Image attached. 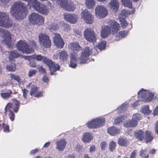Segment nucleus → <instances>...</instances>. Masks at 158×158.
Returning <instances> with one entry per match:
<instances>
[{
	"instance_id": "31",
	"label": "nucleus",
	"mask_w": 158,
	"mask_h": 158,
	"mask_svg": "<svg viewBox=\"0 0 158 158\" xmlns=\"http://www.w3.org/2000/svg\"><path fill=\"white\" fill-rule=\"evenodd\" d=\"M128 114H124L123 115V116L119 117L115 119L114 123L115 124H119L122 122L124 119H126L128 117Z\"/></svg>"
},
{
	"instance_id": "38",
	"label": "nucleus",
	"mask_w": 158,
	"mask_h": 158,
	"mask_svg": "<svg viewBox=\"0 0 158 158\" xmlns=\"http://www.w3.org/2000/svg\"><path fill=\"white\" fill-rule=\"evenodd\" d=\"M121 2L123 6L125 7H127L129 8L132 7V4L130 0H121Z\"/></svg>"
},
{
	"instance_id": "54",
	"label": "nucleus",
	"mask_w": 158,
	"mask_h": 158,
	"mask_svg": "<svg viewBox=\"0 0 158 158\" xmlns=\"http://www.w3.org/2000/svg\"><path fill=\"white\" fill-rule=\"evenodd\" d=\"M106 144V143L105 141H103L101 143L100 146L102 150H104L105 149Z\"/></svg>"
},
{
	"instance_id": "36",
	"label": "nucleus",
	"mask_w": 158,
	"mask_h": 158,
	"mask_svg": "<svg viewBox=\"0 0 158 158\" xmlns=\"http://www.w3.org/2000/svg\"><path fill=\"white\" fill-rule=\"evenodd\" d=\"M12 93L11 90H8L7 92L2 93L0 94L1 97L4 99H7L10 96V94Z\"/></svg>"
},
{
	"instance_id": "61",
	"label": "nucleus",
	"mask_w": 158,
	"mask_h": 158,
	"mask_svg": "<svg viewBox=\"0 0 158 158\" xmlns=\"http://www.w3.org/2000/svg\"><path fill=\"white\" fill-rule=\"evenodd\" d=\"M10 0H0V2L4 5H6L9 2Z\"/></svg>"
},
{
	"instance_id": "22",
	"label": "nucleus",
	"mask_w": 158,
	"mask_h": 158,
	"mask_svg": "<svg viewBox=\"0 0 158 158\" xmlns=\"http://www.w3.org/2000/svg\"><path fill=\"white\" fill-rule=\"evenodd\" d=\"M111 9L114 11H117L119 7V4L118 0H111L109 4Z\"/></svg>"
},
{
	"instance_id": "23",
	"label": "nucleus",
	"mask_w": 158,
	"mask_h": 158,
	"mask_svg": "<svg viewBox=\"0 0 158 158\" xmlns=\"http://www.w3.org/2000/svg\"><path fill=\"white\" fill-rule=\"evenodd\" d=\"M108 133L112 135H114L120 133V129H117L114 127H111L107 129Z\"/></svg>"
},
{
	"instance_id": "24",
	"label": "nucleus",
	"mask_w": 158,
	"mask_h": 158,
	"mask_svg": "<svg viewBox=\"0 0 158 158\" xmlns=\"http://www.w3.org/2000/svg\"><path fill=\"white\" fill-rule=\"evenodd\" d=\"M31 57L32 58L35 59L38 61L42 60L43 61L45 64L49 59L45 57L42 56L40 55L35 54L32 56Z\"/></svg>"
},
{
	"instance_id": "58",
	"label": "nucleus",
	"mask_w": 158,
	"mask_h": 158,
	"mask_svg": "<svg viewBox=\"0 0 158 158\" xmlns=\"http://www.w3.org/2000/svg\"><path fill=\"white\" fill-rule=\"evenodd\" d=\"M42 92L40 91L37 92L35 94V96L38 98L40 97H42Z\"/></svg>"
},
{
	"instance_id": "63",
	"label": "nucleus",
	"mask_w": 158,
	"mask_h": 158,
	"mask_svg": "<svg viewBox=\"0 0 158 158\" xmlns=\"http://www.w3.org/2000/svg\"><path fill=\"white\" fill-rule=\"evenodd\" d=\"M96 148L95 146L92 145L91 146L89 149V152H92L95 151Z\"/></svg>"
},
{
	"instance_id": "53",
	"label": "nucleus",
	"mask_w": 158,
	"mask_h": 158,
	"mask_svg": "<svg viewBox=\"0 0 158 158\" xmlns=\"http://www.w3.org/2000/svg\"><path fill=\"white\" fill-rule=\"evenodd\" d=\"M49 28L51 30L53 29V30L55 31L58 28V26L56 24H52L51 26H49Z\"/></svg>"
},
{
	"instance_id": "2",
	"label": "nucleus",
	"mask_w": 158,
	"mask_h": 158,
	"mask_svg": "<svg viewBox=\"0 0 158 158\" xmlns=\"http://www.w3.org/2000/svg\"><path fill=\"white\" fill-rule=\"evenodd\" d=\"M108 23V26H104L102 27L101 34L103 38L106 37L110 32L113 34H115L120 28L119 24L114 20H110Z\"/></svg>"
},
{
	"instance_id": "37",
	"label": "nucleus",
	"mask_w": 158,
	"mask_h": 158,
	"mask_svg": "<svg viewBox=\"0 0 158 158\" xmlns=\"http://www.w3.org/2000/svg\"><path fill=\"white\" fill-rule=\"evenodd\" d=\"M141 111L142 113L146 115H148L151 113V110L149 109V106H145L141 109Z\"/></svg>"
},
{
	"instance_id": "49",
	"label": "nucleus",
	"mask_w": 158,
	"mask_h": 158,
	"mask_svg": "<svg viewBox=\"0 0 158 158\" xmlns=\"http://www.w3.org/2000/svg\"><path fill=\"white\" fill-rule=\"evenodd\" d=\"M28 46L29 47V48H32L34 50L33 48H36V44L35 41L32 40L30 42V45H28Z\"/></svg>"
},
{
	"instance_id": "39",
	"label": "nucleus",
	"mask_w": 158,
	"mask_h": 158,
	"mask_svg": "<svg viewBox=\"0 0 158 158\" xmlns=\"http://www.w3.org/2000/svg\"><path fill=\"white\" fill-rule=\"evenodd\" d=\"M106 41H102L99 43L98 48L100 50L104 49L106 48Z\"/></svg>"
},
{
	"instance_id": "5",
	"label": "nucleus",
	"mask_w": 158,
	"mask_h": 158,
	"mask_svg": "<svg viewBox=\"0 0 158 158\" xmlns=\"http://www.w3.org/2000/svg\"><path fill=\"white\" fill-rule=\"evenodd\" d=\"M105 118L102 117L92 119L87 123V127L90 128H98L104 124Z\"/></svg>"
},
{
	"instance_id": "6",
	"label": "nucleus",
	"mask_w": 158,
	"mask_h": 158,
	"mask_svg": "<svg viewBox=\"0 0 158 158\" xmlns=\"http://www.w3.org/2000/svg\"><path fill=\"white\" fill-rule=\"evenodd\" d=\"M28 18L30 22L33 24H37L40 25L44 23V18L37 13H32L29 15Z\"/></svg>"
},
{
	"instance_id": "48",
	"label": "nucleus",
	"mask_w": 158,
	"mask_h": 158,
	"mask_svg": "<svg viewBox=\"0 0 158 158\" xmlns=\"http://www.w3.org/2000/svg\"><path fill=\"white\" fill-rule=\"evenodd\" d=\"M38 88L35 86L32 87L30 94L31 95L33 94H35L37 92Z\"/></svg>"
},
{
	"instance_id": "46",
	"label": "nucleus",
	"mask_w": 158,
	"mask_h": 158,
	"mask_svg": "<svg viewBox=\"0 0 158 158\" xmlns=\"http://www.w3.org/2000/svg\"><path fill=\"white\" fill-rule=\"evenodd\" d=\"M13 103H8L6 106L5 109V113H6L7 111H11L10 110L11 108H12Z\"/></svg>"
},
{
	"instance_id": "51",
	"label": "nucleus",
	"mask_w": 158,
	"mask_h": 158,
	"mask_svg": "<svg viewBox=\"0 0 158 158\" xmlns=\"http://www.w3.org/2000/svg\"><path fill=\"white\" fill-rule=\"evenodd\" d=\"M121 24L122 27L125 28L127 25L128 23L124 19H120Z\"/></svg>"
},
{
	"instance_id": "34",
	"label": "nucleus",
	"mask_w": 158,
	"mask_h": 158,
	"mask_svg": "<svg viewBox=\"0 0 158 158\" xmlns=\"http://www.w3.org/2000/svg\"><path fill=\"white\" fill-rule=\"evenodd\" d=\"M85 5L86 7L89 9L93 8L95 5L94 0H86Z\"/></svg>"
},
{
	"instance_id": "60",
	"label": "nucleus",
	"mask_w": 158,
	"mask_h": 158,
	"mask_svg": "<svg viewBox=\"0 0 158 158\" xmlns=\"http://www.w3.org/2000/svg\"><path fill=\"white\" fill-rule=\"evenodd\" d=\"M42 81L45 82H48L49 81V79L46 75H44L42 78Z\"/></svg>"
},
{
	"instance_id": "12",
	"label": "nucleus",
	"mask_w": 158,
	"mask_h": 158,
	"mask_svg": "<svg viewBox=\"0 0 158 158\" xmlns=\"http://www.w3.org/2000/svg\"><path fill=\"white\" fill-rule=\"evenodd\" d=\"M84 35L88 41L94 43L96 40V37L93 30L90 28H87L85 30Z\"/></svg>"
},
{
	"instance_id": "44",
	"label": "nucleus",
	"mask_w": 158,
	"mask_h": 158,
	"mask_svg": "<svg viewBox=\"0 0 158 158\" xmlns=\"http://www.w3.org/2000/svg\"><path fill=\"white\" fill-rule=\"evenodd\" d=\"M127 12L125 10H122L119 15L120 19H124L126 17Z\"/></svg>"
},
{
	"instance_id": "59",
	"label": "nucleus",
	"mask_w": 158,
	"mask_h": 158,
	"mask_svg": "<svg viewBox=\"0 0 158 158\" xmlns=\"http://www.w3.org/2000/svg\"><path fill=\"white\" fill-rule=\"evenodd\" d=\"M29 65L31 67H36L35 63L33 61H30L29 63Z\"/></svg>"
},
{
	"instance_id": "43",
	"label": "nucleus",
	"mask_w": 158,
	"mask_h": 158,
	"mask_svg": "<svg viewBox=\"0 0 158 158\" xmlns=\"http://www.w3.org/2000/svg\"><path fill=\"white\" fill-rule=\"evenodd\" d=\"M11 79V80L13 79L17 81L18 82L20 81L21 79L20 77L17 76L13 74H10Z\"/></svg>"
},
{
	"instance_id": "42",
	"label": "nucleus",
	"mask_w": 158,
	"mask_h": 158,
	"mask_svg": "<svg viewBox=\"0 0 158 158\" xmlns=\"http://www.w3.org/2000/svg\"><path fill=\"white\" fill-rule=\"evenodd\" d=\"M6 69L9 71H14L15 69V65L14 64H11L10 65L7 66Z\"/></svg>"
},
{
	"instance_id": "21",
	"label": "nucleus",
	"mask_w": 158,
	"mask_h": 158,
	"mask_svg": "<svg viewBox=\"0 0 158 158\" xmlns=\"http://www.w3.org/2000/svg\"><path fill=\"white\" fill-rule=\"evenodd\" d=\"M70 57V60L69 66L73 68H76L77 65V55L74 53H71Z\"/></svg>"
},
{
	"instance_id": "29",
	"label": "nucleus",
	"mask_w": 158,
	"mask_h": 158,
	"mask_svg": "<svg viewBox=\"0 0 158 158\" xmlns=\"http://www.w3.org/2000/svg\"><path fill=\"white\" fill-rule=\"evenodd\" d=\"M13 106L12 109L16 113L17 112L19 108L20 103L17 100L14 99L12 100Z\"/></svg>"
},
{
	"instance_id": "57",
	"label": "nucleus",
	"mask_w": 158,
	"mask_h": 158,
	"mask_svg": "<svg viewBox=\"0 0 158 158\" xmlns=\"http://www.w3.org/2000/svg\"><path fill=\"white\" fill-rule=\"evenodd\" d=\"M39 71L40 72L43 73H46V71L45 70V69L42 66H40L38 68Z\"/></svg>"
},
{
	"instance_id": "13",
	"label": "nucleus",
	"mask_w": 158,
	"mask_h": 158,
	"mask_svg": "<svg viewBox=\"0 0 158 158\" xmlns=\"http://www.w3.org/2000/svg\"><path fill=\"white\" fill-rule=\"evenodd\" d=\"M95 11L96 16L99 18L105 17L108 14L106 8L102 5L96 6Z\"/></svg>"
},
{
	"instance_id": "40",
	"label": "nucleus",
	"mask_w": 158,
	"mask_h": 158,
	"mask_svg": "<svg viewBox=\"0 0 158 158\" xmlns=\"http://www.w3.org/2000/svg\"><path fill=\"white\" fill-rule=\"evenodd\" d=\"M116 143L112 141L109 143V149L111 152H113L115 148Z\"/></svg>"
},
{
	"instance_id": "25",
	"label": "nucleus",
	"mask_w": 158,
	"mask_h": 158,
	"mask_svg": "<svg viewBox=\"0 0 158 158\" xmlns=\"http://www.w3.org/2000/svg\"><path fill=\"white\" fill-rule=\"evenodd\" d=\"M59 58L61 61H66L68 57V55L65 51L58 52Z\"/></svg>"
},
{
	"instance_id": "18",
	"label": "nucleus",
	"mask_w": 158,
	"mask_h": 158,
	"mask_svg": "<svg viewBox=\"0 0 158 158\" xmlns=\"http://www.w3.org/2000/svg\"><path fill=\"white\" fill-rule=\"evenodd\" d=\"M64 17L65 20L72 23H76L78 18L77 15H76L68 13H65L64 14Z\"/></svg>"
},
{
	"instance_id": "30",
	"label": "nucleus",
	"mask_w": 158,
	"mask_h": 158,
	"mask_svg": "<svg viewBox=\"0 0 158 158\" xmlns=\"http://www.w3.org/2000/svg\"><path fill=\"white\" fill-rule=\"evenodd\" d=\"M153 139V135L150 131H146L145 133V140L146 143L151 141Z\"/></svg>"
},
{
	"instance_id": "20",
	"label": "nucleus",
	"mask_w": 158,
	"mask_h": 158,
	"mask_svg": "<svg viewBox=\"0 0 158 158\" xmlns=\"http://www.w3.org/2000/svg\"><path fill=\"white\" fill-rule=\"evenodd\" d=\"M56 148L59 151H62L64 149L66 144L65 139H61L58 140L56 143Z\"/></svg>"
},
{
	"instance_id": "33",
	"label": "nucleus",
	"mask_w": 158,
	"mask_h": 158,
	"mask_svg": "<svg viewBox=\"0 0 158 158\" xmlns=\"http://www.w3.org/2000/svg\"><path fill=\"white\" fill-rule=\"evenodd\" d=\"M71 49L74 51H80L81 50V48L77 43H72L71 44Z\"/></svg>"
},
{
	"instance_id": "47",
	"label": "nucleus",
	"mask_w": 158,
	"mask_h": 158,
	"mask_svg": "<svg viewBox=\"0 0 158 158\" xmlns=\"http://www.w3.org/2000/svg\"><path fill=\"white\" fill-rule=\"evenodd\" d=\"M10 57L17 58L19 56V55L18 54L17 51H13L10 52Z\"/></svg>"
},
{
	"instance_id": "64",
	"label": "nucleus",
	"mask_w": 158,
	"mask_h": 158,
	"mask_svg": "<svg viewBox=\"0 0 158 158\" xmlns=\"http://www.w3.org/2000/svg\"><path fill=\"white\" fill-rule=\"evenodd\" d=\"M155 131L156 133L158 135V122H156L155 126Z\"/></svg>"
},
{
	"instance_id": "62",
	"label": "nucleus",
	"mask_w": 158,
	"mask_h": 158,
	"mask_svg": "<svg viewBox=\"0 0 158 158\" xmlns=\"http://www.w3.org/2000/svg\"><path fill=\"white\" fill-rule=\"evenodd\" d=\"M153 114L154 115H158V106H157L154 110Z\"/></svg>"
},
{
	"instance_id": "45",
	"label": "nucleus",
	"mask_w": 158,
	"mask_h": 158,
	"mask_svg": "<svg viewBox=\"0 0 158 158\" xmlns=\"http://www.w3.org/2000/svg\"><path fill=\"white\" fill-rule=\"evenodd\" d=\"M3 131L5 133H8L9 131V127L8 125L5 124L4 123H2Z\"/></svg>"
},
{
	"instance_id": "56",
	"label": "nucleus",
	"mask_w": 158,
	"mask_h": 158,
	"mask_svg": "<svg viewBox=\"0 0 158 158\" xmlns=\"http://www.w3.org/2000/svg\"><path fill=\"white\" fill-rule=\"evenodd\" d=\"M54 3H57L58 4H60L61 6V4L63 3L65 0H52Z\"/></svg>"
},
{
	"instance_id": "11",
	"label": "nucleus",
	"mask_w": 158,
	"mask_h": 158,
	"mask_svg": "<svg viewBox=\"0 0 158 158\" xmlns=\"http://www.w3.org/2000/svg\"><path fill=\"white\" fill-rule=\"evenodd\" d=\"M91 54V50L89 47H85L82 50L81 57L80 58V63L85 64L87 62L89 55Z\"/></svg>"
},
{
	"instance_id": "50",
	"label": "nucleus",
	"mask_w": 158,
	"mask_h": 158,
	"mask_svg": "<svg viewBox=\"0 0 158 158\" xmlns=\"http://www.w3.org/2000/svg\"><path fill=\"white\" fill-rule=\"evenodd\" d=\"M36 71L32 69H30L28 73V76L29 77H31L34 75L36 73Z\"/></svg>"
},
{
	"instance_id": "28",
	"label": "nucleus",
	"mask_w": 158,
	"mask_h": 158,
	"mask_svg": "<svg viewBox=\"0 0 158 158\" xmlns=\"http://www.w3.org/2000/svg\"><path fill=\"white\" fill-rule=\"evenodd\" d=\"M127 31H120L115 36V40H118L126 36L128 34Z\"/></svg>"
},
{
	"instance_id": "19",
	"label": "nucleus",
	"mask_w": 158,
	"mask_h": 158,
	"mask_svg": "<svg viewBox=\"0 0 158 158\" xmlns=\"http://www.w3.org/2000/svg\"><path fill=\"white\" fill-rule=\"evenodd\" d=\"M61 6L64 9L69 11H73L75 8V6L73 2H67V0H65L61 4Z\"/></svg>"
},
{
	"instance_id": "41",
	"label": "nucleus",
	"mask_w": 158,
	"mask_h": 158,
	"mask_svg": "<svg viewBox=\"0 0 158 158\" xmlns=\"http://www.w3.org/2000/svg\"><path fill=\"white\" fill-rule=\"evenodd\" d=\"M141 156L143 158H148V155L146 150H142L140 152Z\"/></svg>"
},
{
	"instance_id": "32",
	"label": "nucleus",
	"mask_w": 158,
	"mask_h": 158,
	"mask_svg": "<svg viewBox=\"0 0 158 158\" xmlns=\"http://www.w3.org/2000/svg\"><path fill=\"white\" fill-rule=\"evenodd\" d=\"M135 135L136 138L140 141H142L144 138V132L142 130H140L135 133Z\"/></svg>"
},
{
	"instance_id": "1",
	"label": "nucleus",
	"mask_w": 158,
	"mask_h": 158,
	"mask_svg": "<svg viewBox=\"0 0 158 158\" xmlns=\"http://www.w3.org/2000/svg\"><path fill=\"white\" fill-rule=\"evenodd\" d=\"M27 8L25 5L21 2H15L10 10V13L16 19H23L26 14Z\"/></svg>"
},
{
	"instance_id": "4",
	"label": "nucleus",
	"mask_w": 158,
	"mask_h": 158,
	"mask_svg": "<svg viewBox=\"0 0 158 158\" xmlns=\"http://www.w3.org/2000/svg\"><path fill=\"white\" fill-rule=\"evenodd\" d=\"M33 2L31 6L38 12L45 15H47L49 11L48 8L43 4L40 3L36 0H32Z\"/></svg>"
},
{
	"instance_id": "27",
	"label": "nucleus",
	"mask_w": 158,
	"mask_h": 158,
	"mask_svg": "<svg viewBox=\"0 0 158 158\" xmlns=\"http://www.w3.org/2000/svg\"><path fill=\"white\" fill-rule=\"evenodd\" d=\"M118 143L121 146H126L129 144V142L127 138L121 137L118 139Z\"/></svg>"
},
{
	"instance_id": "3",
	"label": "nucleus",
	"mask_w": 158,
	"mask_h": 158,
	"mask_svg": "<svg viewBox=\"0 0 158 158\" xmlns=\"http://www.w3.org/2000/svg\"><path fill=\"white\" fill-rule=\"evenodd\" d=\"M138 101H137L131 104L132 107H136L138 104L139 101L145 102H151L153 98V94L148 91L142 89L138 93Z\"/></svg>"
},
{
	"instance_id": "55",
	"label": "nucleus",
	"mask_w": 158,
	"mask_h": 158,
	"mask_svg": "<svg viewBox=\"0 0 158 158\" xmlns=\"http://www.w3.org/2000/svg\"><path fill=\"white\" fill-rule=\"evenodd\" d=\"M22 92L23 93V96L25 99L26 98L28 91L25 89H22Z\"/></svg>"
},
{
	"instance_id": "10",
	"label": "nucleus",
	"mask_w": 158,
	"mask_h": 158,
	"mask_svg": "<svg viewBox=\"0 0 158 158\" xmlns=\"http://www.w3.org/2000/svg\"><path fill=\"white\" fill-rule=\"evenodd\" d=\"M18 49L23 53L29 54L33 52L34 50L32 48H31L28 46L27 44L21 40L19 41L17 44Z\"/></svg>"
},
{
	"instance_id": "52",
	"label": "nucleus",
	"mask_w": 158,
	"mask_h": 158,
	"mask_svg": "<svg viewBox=\"0 0 158 158\" xmlns=\"http://www.w3.org/2000/svg\"><path fill=\"white\" fill-rule=\"evenodd\" d=\"M9 116L10 119L11 121L14 120L15 119V115L12 111H10Z\"/></svg>"
},
{
	"instance_id": "35",
	"label": "nucleus",
	"mask_w": 158,
	"mask_h": 158,
	"mask_svg": "<svg viewBox=\"0 0 158 158\" xmlns=\"http://www.w3.org/2000/svg\"><path fill=\"white\" fill-rule=\"evenodd\" d=\"M128 107V104L127 102H125L119 107L117 109L118 113L123 112Z\"/></svg>"
},
{
	"instance_id": "15",
	"label": "nucleus",
	"mask_w": 158,
	"mask_h": 158,
	"mask_svg": "<svg viewBox=\"0 0 158 158\" xmlns=\"http://www.w3.org/2000/svg\"><path fill=\"white\" fill-rule=\"evenodd\" d=\"M1 31L3 32L2 36L4 38V42L9 48H12V45L11 43V35L10 33L7 30L2 29Z\"/></svg>"
},
{
	"instance_id": "9",
	"label": "nucleus",
	"mask_w": 158,
	"mask_h": 158,
	"mask_svg": "<svg viewBox=\"0 0 158 158\" xmlns=\"http://www.w3.org/2000/svg\"><path fill=\"white\" fill-rule=\"evenodd\" d=\"M141 118L142 116L140 114H135L133 115L131 120L125 123L124 126L127 127H135L138 124V121L141 120Z\"/></svg>"
},
{
	"instance_id": "8",
	"label": "nucleus",
	"mask_w": 158,
	"mask_h": 158,
	"mask_svg": "<svg viewBox=\"0 0 158 158\" xmlns=\"http://www.w3.org/2000/svg\"><path fill=\"white\" fill-rule=\"evenodd\" d=\"M39 43L45 48H49L51 46V40L49 37L45 33H41L39 35Z\"/></svg>"
},
{
	"instance_id": "7",
	"label": "nucleus",
	"mask_w": 158,
	"mask_h": 158,
	"mask_svg": "<svg viewBox=\"0 0 158 158\" xmlns=\"http://www.w3.org/2000/svg\"><path fill=\"white\" fill-rule=\"evenodd\" d=\"M12 25L8 14L6 12H0V26L5 28L9 27Z\"/></svg>"
},
{
	"instance_id": "17",
	"label": "nucleus",
	"mask_w": 158,
	"mask_h": 158,
	"mask_svg": "<svg viewBox=\"0 0 158 158\" xmlns=\"http://www.w3.org/2000/svg\"><path fill=\"white\" fill-rule=\"evenodd\" d=\"M46 64L49 67L50 73L51 75L55 74L53 73H54L59 69L60 66L59 65L57 64H55L50 59L48 60Z\"/></svg>"
},
{
	"instance_id": "16",
	"label": "nucleus",
	"mask_w": 158,
	"mask_h": 158,
	"mask_svg": "<svg viewBox=\"0 0 158 158\" xmlns=\"http://www.w3.org/2000/svg\"><path fill=\"white\" fill-rule=\"evenodd\" d=\"M53 41L55 45L59 48H62L64 44L63 39L60 35L58 33H55L53 37Z\"/></svg>"
},
{
	"instance_id": "14",
	"label": "nucleus",
	"mask_w": 158,
	"mask_h": 158,
	"mask_svg": "<svg viewBox=\"0 0 158 158\" xmlns=\"http://www.w3.org/2000/svg\"><path fill=\"white\" fill-rule=\"evenodd\" d=\"M81 17L87 23L92 24L94 21V17L90 12L85 9L81 12Z\"/></svg>"
},
{
	"instance_id": "26",
	"label": "nucleus",
	"mask_w": 158,
	"mask_h": 158,
	"mask_svg": "<svg viewBox=\"0 0 158 158\" xmlns=\"http://www.w3.org/2000/svg\"><path fill=\"white\" fill-rule=\"evenodd\" d=\"M93 138L91 133L87 132L84 134L82 140L84 142H89Z\"/></svg>"
}]
</instances>
